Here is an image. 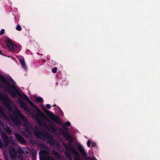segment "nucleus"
<instances>
[{"label":"nucleus","mask_w":160,"mask_h":160,"mask_svg":"<svg viewBox=\"0 0 160 160\" xmlns=\"http://www.w3.org/2000/svg\"><path fill=\"white\" fill-rule=\"evenodd\" d=\"M36 99V102H42L43 101V99L42 98L40 97H36L35 98Z\"/></svg>","instance_id":"21"},{"label":"nucleus","mask_w":160,"mask_h":160,"mask_svg":"<svg viewBox=\"0 0 160 160\" xmlns=\"http://www.w3.org/2000/svg\"><path fill=\"white\" fill-rule=\"evenodd\" d=\"M62 128L63 130H64L65 131H66V132H68V131H69V129L68 128L65 126H64L62 127Z\"/></svg>","instance_id":"23"},{"label":"nucleus","mask_w":160,"mask_h":160,"mask_svg":"<svg viewBox=\"0 0 160 160\" xmlns=\"http://www.w3.org/2000/svg\"><path fill=\"white\" fill-rule=\"evenodd\" d=\"M14 135L19 143L21 144L26 143V141L21 134L18 133H15Z\"/></svg>","instance_id":"10"},{"label":"nucleus","mask_w":160,"mask_h":160,"mask_svg":"<svg viewBox=\"0 0 160 160\" xmlns=\"http://www.w3.org/2000/svg\"><path fill=\"white\" fill-rule=\"evenodd\" d=\"M5 32V30L4 29H2L0 31V35H2Z\"/></svg>","instance_id":"28"},{"label":"nucleus","mask_w":160,"mask_h":160,"mask_svg":"<svg viewBox=\"0 0 160 160\" xmlns=\"http://www.w3.org/2000/svg\"><path fill=\"white\" fill-rule=\"evenodd\" d=\"M32 128V126L30 125L29 124H28V123H26L25 124H24V130L26 131V132L30 133V130Z\"/></svg>","instance_id":"15"},{"label":"nucleus","mask_w":160,"mask_h":160,"mask_svg":"<svg viewBox=\"0 0 160 160\" xmlns=\"http://www.w3.org/2000/svg\"><path fill=\"white\" fill-rule=\"evenodd\" d=\"M48 130L50 132H55L56 131V128L54 127L49 124L47 128Z\"/></svg>","instance_id":"18"},{"label":"nucleus","mask_w":160,"mask_h":160,"mask_svg":"<svg viewBox=\"0 0 160 160\" xmlns=\"http://www.w3.org/2000/svg\"><path fill=\"white\" fill-rule=\"evenodd\" d=\"M34 134L36 137L38 139H41L42 140H44L45 139L49 140L48 143L52 146H54L56 144L59 145L58 142L56 143L52 136L46 131L40 132L36 129L34 131Z\"/></svg>","instance_id":"2"},{"label":"nucleus","mask_w":160,"mask_h":160,"mask_svg":"<svg viewBox=\"0 0 160 160\" xmlns=\"http://www.w3.org/2000/svg\"><path fill=\"white\" fill-rule=\"evenodd\" d=\"M13 121L14 122L15 124H16V123H18L19 122H20V120H19L17 118H15Z\"/></svg>","instance_id":"27"},{"label":"nucleus","mask_w":160,"mask_h":160,"mask_svg":"<svg viewBox=\"0 0 160 160\" xmlns=\"http://www.w3.org/2000/svg\"><path fill=\"white\" fill-rule=\"evenodd\" d=\"M42 109L43 111L48 115H52L53 116L52 117L51 119L57 123H60V120L59 117L57 116H55L53 113L50 112L48 110L46 109L43 106L42 107Z\"/></svg>","instance_id":"6"},{"label":"nucleus","mask_w":160,"mask_h":160,"mask_svg":"<svg viewBox=\"0 0 160 160\" xmlns=\"http://www.w3.org/2000/svg\"><path fill=\"white\" fill-rule=\"evenodd\" d=\"M0 79L3 82L5 85L2 86V87L5 88L8 92L9 94L13 98L16 97V94L22 98H24L27 100L32 108L35 110H33L34 112L31 113L32 118H34L36 121L40 123L41 120L45 119L46 117L42 112L38 108L37 106L33 103L29 99V98L24 93L22 94H20L16 88L15 86L13 85H11L9 82L6 80L5 78L0 73Z\"/></svg>","instance_id":"1"},{"label":"nucleus","mask_w":160,"mask_h":160,"mask_svg":"<svg viewBox=\"0 0 160 160\" xmlns=\"http://www.w3.org/2000/svg\"><path fill=\"white\" fill-rule=\"evenodd\" d=\"M13 113L14 115H17L19 116L20 118L22 120H24L25 119H26L24 115L18 109L15 110Z\"/></svg>","instance_id":"14"},{"label":"nucleus","mask_w":160,"mask_h":160,"mask_svg":"<svg viewBox=\"0 0 160 160\" xmlns=\"http://www.w3.org/2000/svg\"><path fill=\"white\" fill-rule=\"evenodd\" d=\"M3 128L5 132L9 135H11L12 133V131L10 128L7 126L4 125L3 126Z\"/></svg>","instance_id":"16"},{"label":"nucleus","mask_w":160,"mask_h":160,"mask_svg":"<svg viewBox=\"0 0 160 160\" xmlns=\"http://www.w3.org/2000/svg\"><path fill=\"white\" fill-rule=\"evenodd\" d=\"M62 132L63 136L64 137L66 138V139L67 141L71 142H72V137L68 132H66V131L62 130Z\"/></svg>","instance_id":"11"},{"label":"nucleus","mask_w":160,"mask_h":160,"mask_svg":"<svg viewBox=\"0 0 160 160\" xmlns=\"http://www.w3.org/2000/svg\"><path fill=\"white\" fill-rule=\"evenodd\" d=\"M69 148L71 151L73 153L74 155L73 157L74 160H80L79 158L80 154L79 152L76 151L75 149L72 146H70Z\"/></svg>","instance_id":"9"},{"label":"nucleus","mask_w":160,"mask_h":160,"mask_svg":"<svg viewBox=\"0 0 160 160\" xmlns=\"http://www.w3.org/2000/svg\"><path fill=\"white\" fill-rule=\"evenodd\" d=\"M78 148L79 151L81 153L82 155L85 158H86L87 156V154L85 153L84 149L80 145L78 144Z\"/></svg>","instance_id":"12"},{"label":"nucleus","mask_w":160,"mask_h":160,"mask_svg":"<svg viewBox=\"0 0 160 160\" xmlns=\"http://www.w3.org/2000/svg\"><path fill=\"white\" fill-rule=\"evenodd\" d=\"M1 52H2L0 50V54H1L2 55H3L2 54V53Z\"/></svg>","instance_id":"33"},{"label":"nucleus","mask_w":160,"mask_h":160,"mask_svg":"<svg viewBox=\"0 0 160 160\" xmlns=\"http://www.w3.org/2000/svg\"><path fill=\"white\" fill-rule=\"evenodd\" d=\"M5 42L6 43L7 46L10 50L16 52L19 51V47L13 43L10 38H7L5 40Z\"/></svg>","instance_id":"4"},{"label":"nucleus","mask_w":160,"mask_h":160,"mask_svg":"<svg viewBox=\"0 0 160 160\" xmlns=\"http://www.w3.org/2000/svg\"><path fill=\"white\" fill-rule=\"evenodd\" d=\"M0 114L1 116L4 118H7V116L5 112L2 108L0 106Z\"/></svg>","instance_id":"19"},{"label":"nucleus","mask_w":160,"mask_h":160,"mask_svg":"<svg viewBox=\"0 0 160 160\" xmlns=\"http://www.w3.org/2000/svg\"><path fill=\"white\" fill-rule=\"evenodd\" d=\"M57 68L56 67H54L52 70V72L53 73H55L57 72Z\"/></svg>","instance_id":"26"},{"label":"nucleus","mask_w":160,"mask_h":160,"mask_svg":"<svg viewBox=\"0 0 160 160\" xmlns=\"http://www.w3.org/2000/svg\"><path fill=\"white\" fill-rule=\"evenodd\" d=\"M53 107H55V106H56V107H58L56 105V104H54L53 105Z\"/></svg>","instance_id":"34"},{"label":"nucleus","mask_w":160,"mask_h":160,"mask_svg":"<svg viewBox=\"0 0 160 160\" xmlns=\"http://www.w3.org/2000/svg\"><path fill=\"white\" fill-rule=\"evenodd\" d=\"M46 108L48 109H50L51 108V105L49 104H47L46 105Z\"/></svg>","instance_id":"30"},{"label":"nucleus","mask_w":160,"mask_h":160,"mask_svg":"<svg viewBox=\"0 0 160 160\" xmlns=\"http://www.w3.org/2000/svg\"><path fill=\"white\" fill-rule=\"evenodd\" d=\"M40 160H55L49 156V153L44 150H41L39 152Z\"/></svg>","instance_id":"5"},{"label":"nucleus","mask_w":160,"mask_h":160,"mask_svg":"<svg viewBox=\"0 0 160 160\" xmlns=\"http://www.w3.org/2000/svg\"><path fill=\"white\" fill-rule=\"evenodd\" d=\"M3 145L2 142L1 141V139H0V148L3 149Z\"/></svg>","instance_id":"25"},{"label":"nucleus","mask_w":160,"mask_h":160,"mask_svg":"<svg viewBox=\"0 0 160 160\" xmlns=\"http://www.w3.org/2000/svg\"><path fill=\"white\" fill-rule=\"evenodd\" d=\"M19 103L21 106L25 110L28 112H29V110L28 108L27 105L23 101H20L19 102Z\"/></svg>","instance_id":"13"},{"label":"nucleus","mask_w":160,"mask_h":160,"mask_svg":"<svg viewBox=\"0 0 160 160\" xmlns=\"http://www.w3.org/2000/svg\"><path fill=\"white\" fill-rule=\"evenodd\" d=\"M92 147H95L96 146V143L95 142H93L92 143Z\"/></svg>","instance_id":"32"},{"label":"nucleus","mask_w":160,"mask_h":160,"mask_svg":"<svg viewBox=\"0 0 160 160\" xmlns=\"http://www.w3.org/2000/svg\"><path fill=\"white\" fill-rule=\"evenodd\" d=\"M9 152L10 157L12 160H15L17 156V151L12 146L9 148Z\"/></svg>","instance_id":"8"},{"label":"nucleus","mask_w":160,"mask_h":160,"mask_svg":"<svg viewBox=\"0 0 160 160\" xmlns=\"http://www.w3.org/2000/svg\"><path fill=\"white\" fill-rule=\"evenodd\" d=\"M1 136L5 146H7L9 142L12 140V137L10 136L8 137L7 135L4 132L1 133Z\"/></svg>","instance_id":"7"},{"label":"nucleus","mask_w":160,"mask_h":160,"mask_svg":"<svg viewBox=\"0 0 160 160\" xmlns=\"http://www.w3.org/2000/svg\"><path fill=\"white\" fill-rule=\"evenodd\" d=\"M91 143V141L90 140H88L87 142V145L88 147H89L90 146V144Z\"/></svg>","instance_id":"29"},{"label":"nucleus","mask_w":160,"mask_h":160,"mask_svg":"<svg viewBox=\"0 0 160 160\" xmlns=\"http://www.w3.org/2000/svg\"><path fill=\"white\" fill-rule=\"evenodd\" d=\"M0 97L2 100V103L8 110L10 112L12 111V108L11 106L12 101L7 95L0 94Z\"/></svg>","instance_id":"3"},{"label":"nucleus","mask_w":160,"mask_h":160,"mask_svg":"<svg viewBox=\"0 0 160 160\" xmlns=\"http://www.w3.org/2000/svg\"><path fill=\"white\" fill-rule=\"evenodd\" d=\"M19 61L22 66V68L25 70H27V67L24 58L20 59Z\"/></svg>","instance_id":"17"},{"label":"nucleus","mask_w":160,"mask_h":160,"mask_svg":"<svg viewBox=\"0 0 160 160\" xmlns=\"http://www.w3.org/2000/svg\"><path fill=\"white\" fill-rule=\"evenodd\" d=\"M16 29L17 30H18V31H21V30L22 29V28L21 27L19 24L17 25Z\"/></svg>","instance_id":"24"},{"label":"nucleus","mask_w":160,"mask_h":160,"mask_svg":"<svg viewBox=\"0 0 160 160\" xmlns=\"http://www.w3.org/2000/svg\"><path fill=\"white\" fill-rule=\"evenodd\" d=\"M52 153L53 155L54 156L58 159H61V157L59 153L58 152L55 150H52Z\"/></svg>","instance_id":"20"},{"label":"nucleus","mask_w":160,"mask_h":160,"mask_svg":"<svg viewBox=\"0 0 160 160\" xmlns=\"http://www.w3.org/2000/svg\"><path fill=\"white\" fill-rule=\"evenodd\" d=\"M65 154L66 156L69 157L70 158H71V156L70 155V152H65Z\"/></svg>","instance_id":"22"},{"label":"nucleus","mask_w":160,"mask_h":160,"mask_svg":"<svg viewBox=\"0 0 160 160\" xmlns=\"http://www.w3.org/2000/svg\"><path fill=\"white\" fill-rule=\"evenodd\" d=\"M0 160H2V159H1L0 158Z\"/></svg>","instance_id":"35"},{"label":"nucleus","mask_w":160,"mask_h":160,"mask_svg":"<svg viewBox=\"0 0 160 160\" xmlns=\"http://www.w3.org/2000/svg\"><path fill=\"white\" fill-rule=\"evenodd\" d=\"M66 125L67 126H69L71 125V123L70 122H67L65 123Z\"/></svg>","instance_id":"31"}]
</instances>
